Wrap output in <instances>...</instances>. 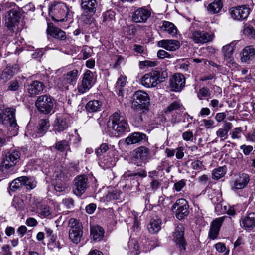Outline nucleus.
I'll return each mask as SVG.
<instances>
[{"instance_id":"obj_58","label":"nucleus","mask_w":255,"mask_h":255,"mask_svg":"<svg viewBox=\"0 0 255 255\" xmlns=\"http://www.w3.org/2000/svg\"><path fill=\"white\" fill-rule=\"evenodd\" d=\"M160 185L161 184L159 180L155 179L154 178L152 179V181L150 183V187L152 190L156 191L159 188Z\"/></svg>"},{"instance_id":"obj_59","label":"nucleus","mask_w":255,"mask_h":255,"mask_svg":"<svg viewBox=\"0 0 255 255\" xmlns=\"http://www.w3.org/2000/svg\"><path fill=\"white\" fill-rule=\"evenodd\" d=\"M240 149L242 150L245 155H248L253 149V147L251 145H242L240 146Z\"/></svg>"},{"instance_id":"obj_38","label":"nucleus","mask_w":255,"mask_h":255,"mask_svg":"<svg viewBox=\"0 0 255 255\" xmlns=\"http://www.w3.org/2000/svg\"><path fill=\"white\" fill-rule=\"evenodd\" d=\"M161 29L172 36H174L177 34V30L175 25L168 21H164L163 22Z\"/></svg>"},{"instance_id":"obj_46","label":"nucleus","mask_w":255,"mask_h":255,"mask_svg":"<svg viewBox=\"0 0 255 255\" xmlns=\"http://www.w3.org/2000/svg\"><path fill=\"white\" fill-rule=\"evenodd\" d=\"M214 246L218 252L220 253H223L224 252H225L224 255H228L229 250H227L226 246L224 243L219 242L215 244Z\"/></svg>"},{"instance_id":"obj_1","label":"nucleus","mask_w":255,"mask_h":255,"mask_svg":"<svg viewBox=\"0 0 255 255\" xmlns=\"http://www.w3.org/2000/svg\"><path fill=\"white\" fill-rule=\"evenodd\" d=\"M108 133L111 137H119L128 132L129 125L120 111H116L110 117L108 125Z\"/></svg>"},{"instance_id":"obj_64","label":"nucleus","mask_w":255,"mask_h":255,"mask_svg":"<svg viewBox=\"0 0 255 255\" xmlns=\"http://www.w3.org/2000/svg\"><path fill=\"white\" fill-rule=\"evenodd\" d=\"M96 208V204L91 203L86 206V211L88 214H92L95 211Z\"/></svg>"},{"instance_id":"obj_34","label":"nucleus","mask_w":255,"mask_h":255,"mask_svg":"<svg viewBox=\"0 0 255 255\" xmlns=\"http://www.w3.org/2000/svg\"><path fill=\"white\" fill-rule=\"evenodd\" d=\"M137 158L145 163L148 161L150 159L149 150L148 148L145 146H140L136 149Z\"/></svg>"},{"instance_id":"obj_41","label":"nucleus","mask_w":255,"mask_h":255,"mask_svg":"<svg viewBox=\"0 0 255 255\" xmlns=\"http://www.w3.org/2000/svg\"><path fill=\"white\" fill-rule=\"evenodd\" d=\"M102 105L99 100H91L88 102L86 106V110L89 112H95L100 110Z\"/></svg>"},{"instance_id":"obj_49","label":"nucleus","mask_w":255,"mask_h":255,"mask_svg":"<svg viewBox=\"0 0 255 255\" xmlns=\"http://www.w3.org/2000/svg\"><path fill=\"white\" fill-rule=\"evenodd\" d=\"M244 33L250 38H255V30L252 26L246 27L244 30Z\"/></svg>"},{"instance_id":"obj_50","label":"nucleus","mask_w":255,"mask_h":255,"mask_svg":"<svg viewBox=\"0 0 255 255\" xmlns=\"http://www.w3.org/2000/svg\"><path fill=\"white\" fill-rule=\"evenodd\" d=\"M20 87V83L17 80H12L8 84V90L11 91L18 90Z\"/></svg>"},{"instance_id":"obj_9","label":"nucleus","mask_w":255,"mask_h":255,"mask_svg":"<svg viewBox=\"0 0 255 255\" xmlns=\"http://www.w3.org/2000/svg\"><path fill=\"white\" fill-rule=\"evenodd\" d=\"M184 227L182 224L177 225L174 232L173 233V239L174 241L178 245L181 253H184L187 246V243L184 237Z\"/></svg>"},{"instance_id":"obj_28","label":"nucleus","mask_w":255,"mask_h":255,"mask_svg":"<svg viewBox=\"0 0 255 255\" xmlns=\"http://www.w3.org/2000/svg\"><path fill=\"white\" fill-rule=\"evenodd\" d=\"M127 83V77L123 75H121L118 79L115 88V91L118 95L119 97V100L121 101L123 100L124 97V87Z\"/></svg>"},{"instance_id":"obj_11","label":"nucleus","mask_w":255,"mask_h":255,"mask_svg":"<svg viewBox=\"0 0 255 255\" xmlns=\"http://www.w3.org/2000/svg\"><path fill=\"white\" fill-rule=\"evenodd\" d=\"M89 187L88 178L86 175L77 176L74 181L73 193L78 196H81Z\"/></svg>"},{"instance_id":"obj_57","label":"nucleus","mask_w":255,"mask_h":255,"mask_svg":"<svg viewBox=\"0 0 255 255\" xmlns=\"http://www.w3.org/2000/svg\"><path fill=\"white\" fill-rule=\"evenodd\" d=\"M191 167L194 170L200 171L202 168L203 164L201 161L199 160H196L192 163Z\"/></svg>"},{"instance_id":"obj_61","label":"nucleus","mask_w":255,"mask_h":255,"mask_svg":"<svg viewBox=\"0 0 255 255\" xmlns=\"http://www.w3.org/2000/svg\"><path fill=\"white\" fill-rule=\"evenodd\" d=\"M182 137L184 140L192 141L193 137V133L190 131H186L182 134Z\"/></svg>"},{"instance_id":"obj_30","label":"nucleus","mask_w":255,"mask_h":255,"mask_svg":"<svg viewBox=\"0 0 255 255\" xmlns=\"http://www.w3.org/2000/svg\"><path fill=\"white\" fill-rule=\"evenodd\" d=\"M158 45L167 50L173 51L179 48V42L175 40H162L158 42Z\"/></svg>"},{"instance_id":"obj_32","label":"nucleus","mask_w":255,"mask_h":255,"mask_svg":"<svg viewBox=\"0 0 255 255\" xmlns=\"http://www.w3.org/2000/svg\"><path fill=\"white\" fill-rule=\"evenodd\" d=\"M161 220L158 216H153L148 225V229L150 233L154 234L161 229Z\"/></svg>"},{"instance_id":"obj_8","label":"nucleus","mask_w":255,"mask_h":255,"mask_svg":"<svg viewBox=\"0 0 255 255\" xmlns=\"http://www.w3.org/2000/svg\"><path fill=\"white\" fill-rule=\"evenodd\" d=\"M21 19V13L17 8H12L8 11L5 17V26L12 32L17 26Z\"/></svg>"},{"instance_id":"obj_56","label":"nucleus","mask_w":255,"mask_h":255,"mask_svg":"<svg viewBox=\"0 0 255 255\" xmlns=\"http://www.w3.org/2000/svg\"><path fill=\"white\" fill-rule=\"evenodd\" d=\"M92 50L88 46L84 47L82 50V53L83 55V59H86L92 55Z\"/></svg>"},{"instance_id":"obj_39","label":"nucleus","mask_w":255,"mask_h":255,"mask_svg":"<svg viewBox=\"0 0 255 255\" xmlns=\"http://www.w3.org/2000/svg\"><path fill=\"white\" fill-rule=\"evenodd\" d=\"M223 7L221 0H215L212 3L209 4L207 7L208 11L211 14L218 13Z\"/></svg>"},{"instance_id":"obj_18","label":"nucleus","mask_w":255,"mask_h":255,"mask_svg":"<svg viewBox=\"0 0 255 255\" xmlns=\"http://www.w3.org/2000/svg\"><path fill=\"white\" fill-rule=\"evenodd\" d=\"M226 218L227 217L225 216L220 217L215 219L212 222L208 233V237L210 239L214 240L217 238L220 227Z\"/></svg>"},{"instance_id":"obj_16","label":"nucleus","mask_w":255,"mask_h":255,"mask_svg":"<svg viewBox=\"0 0 255 255\" xmlns=\"http://www.w3.org/2000/svg\"><path fill=\"white\" fill-rule=\"evenodd\" d=\"M185 78L180 73L175 74L170 79V90L174 92L180 91L185 86Z\"/></svg>"},{"instance_id":"obj_45","label":"nucleus","mask_w":255,"mask_h":255,"mask_svg":"<svg viewBox=\"0 0 255 255\" xmlns=\"http://www.w3.org/2000/svg\"><path fill=\"white\" fill-rule=\"evenodd\" d=\"M109 149V146L108 143H104L101 144L100 147L96 149L95 152L97 156H99L106 152Z\"/></svg>"},{"instance_id":"obj_7","label":"nucleus","mask_w":255,"mask_h":255,"mask_svg":"<svg viewBox=\"0 0 255 255\" xmlns=\"http://www.w3.org/2000/svg\"><path fill=\"white\" fill-rule=\"evenodd\" d=\"M35 106L40 113L48 114L53 109V99L50 95H41L38 97L36 101Z\"/></svg>"},{"instance_id":"obj_54","label":"nucleus","mask_w":255,"mask_h":255,"mask_svg":"<svg viewBox=\"0 0 255 255\" xmlns=\"http://www.w3.org/2000/svg\"><path fill=\"white\" fill-rule=\"evenodd\" d=\"M181 104L178 101H174L171 103L167 107L165 112H171L173 110H177L180 107Z\"/></svg>"},{"instance_id":"obj_35","label":"nucleus","mask_w":255,"mask_h":255,"mask_svg":"<svg viewBox=\"0 0 255 255\" xmlns=\"http://www.w3.org/2000/svg\"><path fill=\"white\" fill-rule=\"evenodd\" d=\"M232 128V124L230 122H225L223 128H220L216 132V135L218 137L225 139L227 138L228 133Z\"/></svg>"},{"instance_id":"obj_47","label":"nucleus","mask_w":255,"mask_h":255,"mask_svg":"<svg viewBox=\"0 0 255 255\" xmlns=\"http://www.w3.org/2000/svg\"><path fill=\"white\" fill-rule=\"evenodd\" d=\"M210 95L209 89L206 87H203L199 90L197 96L200 100H202L203 97L209 96Z\"/></svg>"},{"instance_id":"obj_13","label":"nucleus","mask_w":255,"mask_h":255,"mask_svg":"<svg viewBox=\"0 0 255 255\" xmlns=\"http://www.w3.org/2000/svg\"><path fill=\"white\" fill-rule=\"evenodd\" d=\"M94 83L93 74L87 70L84 74L81 84L78 87V92L82 94L86 92L92 87Z\"/></svg>"},{"instance_id":"obj_55","label":"nucleus","mask_w":255,"mask_h":255,"mask_svg":"<svg viewBox=\"0 0 255 255\" xmlns=\"http://www.w3.org/2000/svg\"><path fill=\"white\" fill-rule=\"evenodd\" d=\"M39 213L43 217H48L51 214L49 207L46 206L42 207L40 209Z\"/></svg>"},{"instance_id":"obj_5","label":"nucleus","mask_w":255,"mask_h":255,"mask_svg":"<svg viewBox=\"0 0 255 255\" xmlns=\"http://www.w3.org/2000/svg\"><path fill=\"white\" fill-rule=\"evenodd\" d=\"M68 226L70 227L69 237L71 241L74 243L77 244L80 242L83 235V227L79 220L71 218L68 221Z\"/></svg>"},{"instance_id":"obj_20","label":"nucleus","mask_w":255,"mask_h":255,"mask_svg":"<svg viewBox=\"0 0 255 255\" xmlns=\"http://www.w3.org/2000/svg\"><path fill=\"white\" fill-rule=\"evenodd\" d=\"M44 87V85L42 82L35 80L27 85L26 91L30 97H34L40 94L43 91Z\"/></svg>"},{"instance_id":"obj_52","label":"nucleus","mask_w":255,"mask_h":255,"mask_svg":"<svg viewBox=\"0 0 255 255\" xmlns=\"http://www.w3.org/2000/svg\"><path fill=\"white\" fill-rule=\"evenodd\" d=\"M186 183L185 180H181L174 184L173 189L176 192H180L185 186Z\"/></svg>"},{"instance_id":"obj_21","label":"nucleus","mask_w":255,"mask_h":255,"mask_svg":"<svg viewBox=\"0 0 255 255\" xmlns=\"http://www.w3.org/2000/svg\"><path fill=\"white\" fill-rule=\"evenodd\" d=\"M69 126L68 119L64 116H59L54 121L53 130L56 132H61L67 129Z\"/></svg>"},{"instance_id":"obj_51","label":"nucleus","mask_w":255,"mask_h":255,"mask_svg":"<svg viewBox=\"0 0 255 255\" xmlns=\"http://www.w3.org/2000/svg\"><path fill=\"white\" fill-rule=\"evenodd\" d=\"M158 62L156 61H150V60H145L143 61L139 62V66L140 68H142L144 67H154L157 65Z\"/></svg>"},{"instance_id":"obj_6","label":"nucleus","mask_w":255,"mask_h":255,"mask_svg":"<svg viewBox=\"0 0 255 255\" xmlns=\"http://www.w3.org/2000/svg\"><path fill=\"white\" fill-rule=\"evenodd\" d=\"M148 94L141 90L136 91L133 95L132 107L136 110L147 109L149 105Z\"/></svg>"},{"instance_id":"obj_29","label":"nucleus","mask_w":255,"mask_h":255,"mask_svg":"<svg viewBox=\"0 0 255 255\" xmlns=\"http://www.w3.org/2000/svg\"><path fill=\"white\" fill-rule=\"evenodd\" d=\"M146 135L141 132H134L126 138L125 142L128 145L136 144L145 139Z\"/></svg>"},{"instance_id":"obj_33","label":"nucleus","mask_w":255,"mask_h":255,"mask_svg":"<svg viewBox=\"0 0 255 255\" xmlns=\"http://www.w3.org/2000/svg\"><path fill=\"white\" fill-rule=\"evenodd\" d=\"M49 127L50 123L48 119H40L36 128L37 133L41 136L44 135L48 130Z\"/></svg>"},{"instance_id":"obj_25","label":"nucleus","mask_w":255,"mask_h":255,"mask_svg":"<svg viewBox=\"0 0 255 255\" xmlns=\"http://www.w3.org/2000/svg\"><path fill=\"white\" fill-rule=\"evenodd\" d=\"M47 32L48 34L53 37L60 40H65L66 38V33L64 31L58 28L54 27L51 24H48Z\"/></svg>"},{"instance_id":"obj_12","label":"nucleus","mask_w":255,"mask_h":255,"mask_svg":"<svg viewBox=\"0 0 255 255\" xmlns=\"http://www.w3.org/2000/svg\"><path fill=\"white\" fill-rule=\"evenodd\" d=\"M15 110L12 108L0 109V123L9 124L12 127L17 125L15 119Z\"/></svg>"},{"instance_id":"obj_4","label":"nucleus","mask_w":255,"mask_h":255,"mask_svg":"<svg viewBox=\"0 0 255 255\" xmlns=\"http://www.w3.org/2000/svg\"><path fill=\"white\" fill-rule=\"evenodd\" d=\"M160 77V73L158 71H154L145 74L140 80L141 84L147 88L155 87L158 83L163 82L164 79L167 77L166 72H162Z\"/></svg>"},{"instance_id":"obj_15","label":"nucleus","mask_w":255,"mask_h":255,"mask_svg":"<svg viewBox=\"0 0 255 255\" xmlns=\"http://www.w3.org/2000/svg\"><path fill=\"white\" fill-rule=\"evenodd\" d=\"M230 12L233 19L242 21L248 17L250 12V9L247 6L243 5L232 7L230 10Z\"/></svg>"},{"instance_id":"obj_63","label":"nucleus","mask_w":255,"mask_h":255,"mask_svg":"<svg viewBox=\"0 0 255 255\" xmlns=\"http://www.w3.org/2000/svg\"><path fill=\"white\" fill-rule=\"evenodd\" d=\"M157 56L160 59L170 57V54L164 50H159L157 52Z\"/></svg>"},{"instance_id":"obj_43","label":"nucleus","mask_w":255,"mask_h":255,"mask_svg":"<svg viewBox=\"0 0 255 255\" xmlns=\"http://www.w3.org/2000/svg\"><path fill=\"white\" fill-rule=\"evenodd\" d=\"M21 178H22V176L18 177L12 181L9 186V188L11 191L15 192L22 187Z\"/></svg>"},{"instance_id":"obj_3","label":"nucleus","mask_w":255,"mask_h":255,"mask_svg":"<svg viewBox=\"0 0 255 255\" xmlns=\"http://www.w3.org/2000/svg\"><path fill=\"white\" fill-rule=\"evenodd\" d=\"M62 2H53L49 7V14L53 20L64 21L72 13L71 9Z\"/></svg>"},{"instance_id":"obj_60","label":"nucleus","mask_w":255,"mask_h":255,"mask_svg":"<svg viewBox=\"0 0 255 255\" xmlns=\"http://www.w3.org/2000/svg\"><path fill=\"white\" fill-rule=\"evenodd\" d=\"M62 203L68 208H71L74 205V201L71 198L64 199Z\"/></svg>"},{"instance_id":"obj_23","label":"nucleus","mask_w":255,"mask_h":255,"mask_svg":"<svg viewBox=\"0 0 255 255\" xmlns=\"http://www.w3.org/2000/svg\"><path fill=\"white\" fill-rule=\"evenodd\" d=\"M79 71L77 69L69 71L63 75V79L65 84L75 85L79 76Z\"/></svg>"},{"instance_id":"obj_10","label":"nucleus","mask_w":255,"mask_h":255,"mask_svg":"<svg viewBox=\"0 0 255 255\" xmlns=\"http://www.w3.org/2000/svg\"><path fill=\"white\" fill-rule=\"evenodd\" d=\"M172 209L176 218L182 220L189 214V205L187 201L183 198L179 199L172 206Z\"/></svg>"},{"instance_id":"obj_27","label":"nucleus","mask_w":255,"mask_h":255,"mask_svg":"<svg viewBox=\"0 0 255 255\" xmlns=\"http://www.w3.org/2000/svg\"><path fill=\"white\" fill-rule=\"evenodd\" d=\"M235 46V42H232L230 44L223 46L222 48V52L223 53L224 59L229 64H233L232 53Z\"/></svg>"},{"instance_id":"obj_19","label":"nucleus","mask_w":255,"mask_h":255,"mask_svg":"<svg viewBox=\"0 0 255 255\" xmlns=\"http://www.w3.org/2000/svg\"><path fill=\"white\" fill-rule=\"evenodd\" d=\"M19 71L20 67L18 64L7 65L1 74L0 78L6 82Z\"/></svg>"},{"instance_id":"obj_53","label":"nucleus","mask_w":255,"mask_h":255,"mask_svg":"<svg viewBox=\"0 0 255 255\" xmlns=\"http://www.w3.org/2000/svg\"><path fill=\"white\" fill-rule=\"evenodd\" d=\"M242 132V128L240 127L236 128L231 133V137L232 139H240L241 137Z\"/></svg>"},{"instance_id":"obj_44","label":"nucleus","mask_w":255,"mask_h":255,"mask_svg":"<svg viewBox=\"0 0 255 255\" xmlns=\"http://www.w3.org/2000/svg\"><path fill=\"white\" fill-rule=\"evenodd\" d=\"M226 173V168L225 167H219L213 170L212 173L213 178L214 179H219L222 177Z\"/></svg>"},{"instance_id":"obj_36","label":"nucleus","mask_w":255,"mask_h":255,"mask_svg":"<svg viewBox=\"0 0 255 255\" xmlns=\"http://www.w3.org/2000/svg\"><path fill=\"white\" fill-rule=\"evenodd\" d=\"M128 254L130 255H138L140 253L138 242L134 239H130L128 243Z\"/></svg>"},{"instance_id":"obj_2","label":"nucleus","mask_w":255,"mask_h":255,"mask_svg":"<svg viewBox=\"0 0 255 255\" xmlns=\"http://www.w3.org/2000/svg\"><path fill=\"white\" fill-rule=\"evenodd\" d=\"M21 155L20 150L16 149L5 152L0 165L1 172L6 174L13 173L15 166L20 161Z\"/></svg>"},{"instance_id":"obj_42","label":"nucleus","mask_w":255,"mask_h":255,"mask_svg":"<svg viewBox=\"0 0 255 255\" xmlns=\"http://www.w3.org/2000/svg\"><path fill=\"white\" fill-rule=\"evenodd\" d=\"M70 144L69 141L66 140H61L57 142L55 145V148L60 152H63L64 151L70 150Z\"/></svg>"},{"instance_id":"obj_17","label":"nucleus","mask_w":255,"mask_h":255,"mask_svg":"<svg viewBox=\"0 0 255 255\" xmlns=\"http://www.w3.org/2000/svg\"><path fill=\"white\" fill-rule=\"evenodd\" d=\"M191 39L196 44H204L211 41L213 35L204 31H194L192 34Z\"/></svg>"},{"instance_id":"obj_22","label":"nucleus","mask_w":255,"mask_h":255,"mask_svg":"<svg viewBox=\"0 0 255 255\" xmlns=\"http://www.w3.org/2000/svg\"><path fill=\"white\" fill-rule=\"evenodd\" d=\"M250 181L249 176L246 173H241L234 181L232 189L234 190L244 188Z\"/></svg>"},{"instance_id":"obj_26","label":"nucleus","mask_w":255,"mask_h":255,"mask_svg":"<svg viewBox=\"0 0 255 255\" xmlns=\"http://www.w3.org/2000/svg\"><path fill=\"white\" fill-rule=\"evenodd\" d=\"M241 225L248 230H251L255 227V213H249L244 217L240 221Z\"/></svg>"},{"instance_id":"obj_24","label":"nucleus","mask_w":255,"mask_h":255,"mask_svg":"<svg viewBox=\"0 0 255 255\" xmlns=\"http://www.w3.org/2000/svg\"><path fill=\"white\" fill-rule=\"evenodd\" d=\"M81 6L85 12L94 14L97 10L98 3L96 0H81Z\"/></svg>"},{"instance_id":"obj_31","label":"nucleus","mask_w":255,"mask_h":255,"mask_svg":"<svg viewBox=\"0 0 255 255\" xmlns=\"http://www.w3.org/2000/svg\"><path fill=\"white\" fill-rule=\"evenodd\" d=\"M255 55V48L253 46H248L242 50L241 60L242 62H247L252 60Z\"/></svg>"},{"instance_id":"obj_62","label":"nucleus","mask_w":255,"mask_h":255,"mask_svg":"<svg viewBox=\"0 0 255 255\" xmlns=\"http://www.w3.org/2000/svg\"><path fill=\"white\" fill-rule=\"evenodd\" d=\"M37 223L36 220L32 217L28 218L26 221V224L28 226L34 227L36 226Z\"/></svg>"},{"instance_id":"obj_37","label":"nucleus","mask_w":255,"mask_h":255,"mask_svg":"<svg viewBox=\"0 0 255 255\" xmlns=\"http://www.w3.org/2000/svg\"><path fill=\"white\" fill-rule=\"evenodd\" d=\"M91 235L92 236L94 240L100 241L103 237L104 231L103 229L99 226L91 227Z\"/></svg>"},{"instance_id":"obj_40","label":"nucleus","mask_w":255,"mask_h":255,"mask_svg":"<svg viewBox=\"0 0 255 255\" xmlns=\"http://www.w3.org/2000/svg\"><path fill=\"white\" fill-rule=\"evenodd\" d=\"M22 179V186H25L28 190L35 188L37 185L36 181L31 177L23 176Z\"/></svg>"},{"instance_id":"obj_14","label":"nucleus","mask_w":255,"mask_h":255,"mask_svg":"<svg viewBox=\"0 0 255 255\" xmlns=\"http://www.w3.org/2000/svg\"><path fill=\"white\" fill-rule=\"evenodd\" d=\"M151 10L145 7H142L138 8L132 15V20L135 23H145L151 16Z\"/></svg>"},{"instance_id":"obj_48","label":"nucleus","mask_w":255,"mask_h":255,"mask_svg":"<svg viewBox=\"0 0 255 255\" xmlns=\"http://www.w3.org/2000/svg\"><path fill=\"white\" fill-rule=\"evenodd\" d=\"M125 177L138 176L141 177H145L147 176L146 172L145 170H142L136 173H132L131 171H128L124 175Z\"/></svg>"}]
</instances>
